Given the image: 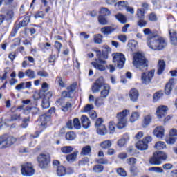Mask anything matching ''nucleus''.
<instances>
[{
  "instance_id": "46",
  "label": "nucleus",
  "mask_w": 177,
  "mask_h": 177,
  "mask_svg": "<svg viewBox=\"0 0 177 177\" xmlns=\"http://www.w3.org/2000/svg\"><path fill=\"white\" fill-rule=\"evenodd\" d=\"M73 124L75 129H81V123L80 122V119H78V118L73 119Z\"/></svg>"
},
{
  "instance_id": "64",
  "label": "nucleus",
  "mask_w": 177,
  "mask_h": 177,
  "mask_svg": "<svg viewBox=\"0 0 177 177\" xmlns=\"http://www.w3.org/2000/svg\"><path fill=\"white\" fill-rule=\"evenodd\" d=\"M62 43L59 42V41H55V47L56 48V49L58 51V53H59L60 50L62 49Z\"/></svg>"
},
{
  "instance_id": "52",
  "label": "nucleus",
  "mask_w": 177,
  "mask_h": 177,
  "mask_svg": "<svg viewBox=\"0 0 177 177\" xmlns=\"http://www.w3.org/2000/svg\"><path fill=\"white\" fill-rule=\"evenodd\" d=\"M162 95L163 94L161 92L156 93L153 95V102H158V100H160V99H161V97H162Z\"/></svg>"
},
{
  "instance_id": "34",
  "label": "nucleus",
  "mask_w": 177,
  "mask_h": 177,
  "mask_svg": "<svg viewBox=\"0 0 177 177\" xmlns=\"http://www.w3.org/2000/svg\"><path fill=\"white\" fill-rule=\"evenodd\" d=\"M140 117V113L139 112H133L130 116V122H135L139 120Z\"/></svg>"
},
{
  "instance_id": "11",
  "label": "nucleus",
  "mask_w": 177,
  "mask_h": 177,
  "mask_svg": "<svg viewBox=\"0 0 177 177\" xmlns=\"http://www.w3.org/2000/svg\"><path fill=\"white\" fill-rule=\"evenodd\" d=\"M153 77H154V71H150L147 73H142L141 74V81L142 84L145 85H148L151 82V80H153Z\"/></svg>"
},
{
  "instance_id": "18",
  "label": "nucleus",
  "mask_w": 177,
  "mask_h": 177,
  "mask_svg": "<svg viewBox=\"0 0 177 177\" xmlns=\"http://www.w3.org/2000/svg\"><path fill=\"white\" fill-rule=\"evenodd\" d=\"M166 64L165 61L164 59H159L158 62V65H157V75H161L164 73V71L165 70L166 67Z\"/></svg>"
},
{
  "instance_id": "9",
  "label": "nucleus",
  "mask_w": 177,
  "mask_h": 177,
  "mask_svg": "<svg viewBox=\"0 0 177 177\" xmlns=\"http://www.w3.org/2000/svg\"><path fill=\"white\" fill-rule=\"evenodd\" d=\"M95 127L97 128V133L98 135L104 136L107 133V129L106 126L103 124V119L98 118L95 121Z\"/></svg>"
},
{
  "instance_id": "60",
  "label": "nucleus",
  "mask_w": 177,
  "mask_h": 177,
  "mask_svg": "<svg viewBox=\"0 0 177 177\" xmlns=\"http://www.w3.org/2000/svg\"><path fill=\"white\" fill-rule=\"evenodd\" d=\"M149 20L150 21H157V15L154 12H151L149 15Z\"/></svg>"
},
{
  "instance_id": "27",
  "label": "nucleus",
  "mask_w": 177,
  "mask_h": 177,
  "mask_svg": "<svg viewBox=\"0 0 177 177\" xmlns=\"http://www.w3.org/2000/svg\"><path fill=\"white\" fill-rule=\"evenodd\" d=\"M115 18L118 21L119 23H121V24H125L128 22L127 16L120 12L115 15Z\"/></svg>"
},
{
  "instance_id": "1",
  "label": "nucleus",
  "mask_w": 177,
  "mask_h": 177,
  "mask_svg": "<svg viewBox=\"0 0 177 177\" xmlns=\"http://www.w3.org/2000/svg\"><path fill=\"white\" fill-rule=\"evenodd\" d=\"M145 35H147V44L153 50H162L167 46V40L164 37L154 33L147 28L143 30Z\"/></svg>"
},
{
  "instance_id": "62",
  "label": "nucleus",
  "mask_w": 177,
  "mask_h": 177,
  "mask_svg": "<svg viewBox=\"0 0 177 177\" xmlns=\"http://www.w3.org/2000/svg\"><path fill=\"white\" fill-rule=\"evenodd\" d=\"M37 75H39V77H49V74H48V73L45 71H38L37 72Z\"/></svg>"
},
{
  "instance_id": "45",
  "label": "nucleus",
  "mask_w": 177,
  "mask_h": 177,
  "mask_svg": "<svg viewBox=\"0 0 177 177\" xmlns=\"http://www.w3.org/2000/svg\"><path fill=\"white\" fill-rule=\"evenodd\" d=\"M95 44H102L103 42V35L97 34L93 36Z\"/></svg>"
},
{
  "instance_id": "2",
  "label": "nucleus",
  "mask_w": 177,
  "mask_h": 177,
  "mask_svg": "<svg viewBox=\"0 0 177 177\" xmlns=\"http://www.w3.org/2000/svg\"><path fill=\"white\" fill-rule=\"evenodd\" d=\"M149 61L145 57V54L142 53H136L133 55V66L136 67V68H138L141 71H145L146 70V67H147V64Z\"/></svg>"
},
{
  "instance_id": "29",
  "label": "nucleus",
  "mask_w": 177,
  "mask_h": 177,
  "mask_svg": "<svg viewBox=\"0 0 177 177\" xmlns=\"http://www.w3.org/2000/svg\"><path fill=\"white\" fill-rule=\"evenodd\" d=\"M35 96H39V97H42V96H44V99H48V100H49L50 99V97H52L53 93L51 91H49V92L46 93V94L44 92H40L39 93H36V94H35L34 97H35V100H37V99H38V98H35Z\"/></svg>"
},
{
  "instance_id": "57",
  "label": "nucleus",
  "mask_w": 177,
  "mask_h": 177,
  "mask_svg": "<svg viewBox=\"0 0 177 177\" xmlns=\"http://www.w3.org/2000/svg\"><path fill=\"white\" fill-rule=\"evenodd\" d=\"M94 109L93 105V104H86L84 106V113H88V112H91L92 111V109Z\"/></svg>"
},
{
  "instance_id": "53",
  "label": "nucleus",
  "mask_w": 177,
  "mask_h": 177,
  "mask_svg": "<svg viewBox=\"0 0 177 177\" xmlns=\"http://www.w3.org/2000/svg\"><path fill=\"white\" fill-rule=\"evenodd\" d=\"M30 121V118H25L22 120V124H21V128H27L28 127V122Z\"/></svg>"
},
{
  "instance_id": "31",
  "label": "nucleus",
  "mask_w": 177,
  "mask_h": 177,
  "mask_svg": "<svg viewBox=\"0 0 177 177\" xmlns=\"http://www.w3.org/2000/svg\"><path fill=\"white\" fill-rule=\"evenodd\" d=\"M129 3L128 1H118L117 3L115 4L116 8H118L119 10H124L128 6Z\"/></svg>"
},
{
  "instance_id": "6",
  "label": "nucleus",
  "mask_w": 177,
  "mask_h": 177,
  "mask_svg": "<svg viewBox=\"0 0 177 177\" xmlns=\"http://www.w3.org/2000/svg\"><path fill=\"white\" fill-rule=\"evenodd\" d=\"M37 161L39 162V167L41 169H45V168H48V165L50 162V157L46 154L41 153L37 157Z\"/></svg>"
},
{
  "instance_id": "40",
  "label": "nucleus",
  "mask_w": 177,
  "mask_h": 177,
  "mask_svg": "<svg viewBox=\"0 0 177 177\" xmlns=\"http://www.w3.org/2000/svg\"><path fill=\"white\" fill-rule=\"evenodd\" d=\"M165 147H167V145L165 142L162 141H158L154 145V148L157 149V150H162V149H165Z\"/></svg>"
},
{
  "instance_id": "26",
  "label": "nucleus",
  "mask_w": 177,
  "mask_h": 177,
  "mask_svg": "<svg viewBox=\"0 0 177 177\" xmlns=\"http://www.w3.org/2000/svg\"><path fill=\"white\" fill-rule=\"evenodd\" d=\"M110 93V85L105 84L103 86V89L100 92L101 97L104 99H106Z\"/></svg>"
},
{
  "instance_id": "63",
  "label": "nucleus",
  "mask_w": 177,
  "mask_h": 177,
  "mask_svg": "<svg viewBox=\"0 0 177 177\" xmlns=\"http://www.w3.org/2000/svg\"><path fill=\"white\" fill-rule=\"evenodd\" d=\"M11 121H20V114H14L11 116Z\"/></svg>"
},
{
  "instance_id": "50",
  "label": "nucleus",
  "mask_w": 177,
  "mask_h": 177,
  "mask_svg": "<svg viewBox=\"0 0 177 177\" xmlns=\"http://www.w3.org/2000/svg\"><path fill=\"white\" fill-rule=\"evenodd\" d=\"M137 24L138 26H139V27H141V28L146 27V26H147V21L145 20V18H142L138 20V21L137 22Z\"/></svg>"
},
{
  "instance_id": "42",
  "label": "nucleus",
  "mask_w": 177,
  "mask_h": 177,
  "mask_svg": "<svg viewBox=\"0 0 177 177\" xmlns=\"http://www.w3.org/2000/svg\"><path fill=\"white\" fill-rule=\"evenodd\" d=\"M25 75L26 77H28V78H30V80H34L35 78V72L31 69H28L25 71Z\"/></svg>"
},
{
  "instance_id": "48",
  "label": "nucleus",
  "mask_w": 177,
  "mask_h": 177,
  "mask_svg": "<svg viewBox=\"0 0 177 177\" xmlns=\"http://www.w3.org/2000/svg\"><path fill=\"white\" fill-rule=\"evenodd\" d=\"M149 171L151 172H156V174H162V172H164L162 168L157 167H151L149 169Z\"/></svg>"
},
{
  "instance_id": "47",
  "label": "nucleus",
  "mask_w": 177,
  "mask_h": 177,
  "mask_svg": "<svg viewBox=\"0 0 177 177\" xmlns=\"http://www.w3.org/2000/svg\"><path fill=\"white\" fill-rule=\"evenodd\" d=\"M50 106V103L49 102V100L43 98L41 102L42 109H49Z\"/></svg>"
},
{
  "instance_id": "30",
  "label": "nucleus",
  "mask_w": 177,
  "mask_h": 177,
  "mask_svg": "<svg viewBox=\"0 0 177 177\" xmlns=\"http://www.w3.org/2000/svg\"><path fill=\"white\" fill-rule=\"evenodd\" d=\"M129 140V137H128V135H124L123 138H120L119 140H118V146L119 147H124Z\"/></svg>"
},
{
  "instance_id": "4",
  "label": "nucleus",
  "mask_w": 177,
  "mask_h": 177,
  "mask_svg": "<svg viewBox=\"0 0 177 177\" xmlns=\"http://www.w3.org/2000/svg\"><path fill=\"white\" fill-rule=\"evenodd\" d=\"M17 142V138L13 136L3 135L0 136V149H8Z\"/></svg>"
},
{
  "instance_id": "38",
  "label": "nucleus",
  "mask_w": 177,
  "mask_h": 177,
  "mask_svg": "<svg viewBox=\"0 0 177 177\" xmlns=\"http://www.w3.org/2000/svg\"><path fill=\"white\" fill-rule=\"evenodd\" d=\"M100 13V16H110L111 12L109 10V8H105V7H102L100 9L99 11Z\"/></svg>"
},
{
  "instance_id": "15",
  "label": "nucleus",
  "mask_w": 177,
  "mask_h": 177,
  "mask_svg": "<svg viewBox=\"0 0 177 177\" xmlns=\"http://www.w3.org/2000/svg\"><path fill=\"white\" fill-rule=\"evenodd\" d=\"M174 86H175V78H171L165 87V93L167 95H170Z\"/></svg>"
},
{
  "instance_id": "54",
  "label": "nucleus",
  "mask_w": 177,
  "mask_h": 177,
  "mask_svg": "<svg viewBox=\"0 0 177 177\" xmlns=\"http://www.w3.org/2000/svg\"><path fill=\"white\" fill-rule=\"evenodd\" d=\"M72 106L73 104H71V103L66 102V104L62 106V110L64 112L68 111V110H70V109H71Z\"/></svg>"
},
{
  "instance_id": "39",
  "label": "nucleus",
  "mask_w": 177,
  "mask_h": 177,
  "mask_svg": "<svg viewBox=\"0 0 177 177\" xmlns=\"http://www.w3.org/2000/svg\"><path fill=\"white\" fill-rule=\"evenodd\" d=\"M57 174L58 176H64L66 175V167L59 166L57 168Z\"/></svg>"
},
{
  "instance_id": "35",
  "label": "nucleus",
  "mask_w": 177,
  "mask_h": 177,
  "mask_svg": "<svg viewBox=\"0 0 177 177\" xmlns=\"http://www.w3.org/2000/svg\"><path fill=\"white\" fill-rule=\"evenodd\" d=\"M111 141L110 140H106L102 142L100 144V146L102 149H110V147H111Z\"/></svg>"
},
{
  "instance_id": "36",
  "label": "nucleus",
  "mask_w": 177,
  "mask_h": 177,
  "mask_svg": "<svg viewBox=\"0 0 177 177\" xmlns=\"http://www.w3.org/2000/svg\"><path fill=\"white\" fill-rule=\"evenodd\" d=\"M50 117L46 115H43L40 117V121L41 122V125L42 127H46V124H48V121H50Z\"/></svg>"
},
{
  "instance_id": "8",
  "label": "nucleus",
  "mask_w": 177,
  "mask_h": 177,
  "mask_svg": "<svg viewBox=\"0 0 177 177\" xmlns=\"http://www.w3.org/2000/svg\"><path fill=\"white\" fill-rule=\"evenodd\" d=\"M21 174L24 176H32L35 174V170L31 163H26L22 165Z\"/></svg>"
},
{
  "instance_id": "24",
  "label": "nucleus",
  "mask_w": 177,
  "mask_h": 177,
  "mask_svg": "<svg viewBox=\"0 0 177 177\" xmlns=\"http://www.w3.org/2000/svg\"><path fill=\"white\" fill-rule=\"evenodd\" d=\"M80 120L82 127L84 128V129H88V128L91 127V121L89 120V118H88V116L83 115H82Z\"/></svg>"
},
{
  "instance_id": "21",
  "label": "nucleus",
  "mask_w": 177,
  "mask_h": 177,
  "mask_svg": "<svg viewBox=\"0 0 177 177\" xmlns=\"http://www.w3.org/2000/svg\"><path fill=\"white\" fill-rule=\"evenodd\" d=\"M32 84L31 82H21L15 86L16 91H21L23 89H30L31 88Z\"/></svg>"
},
{
  "instance_id": "10",
  "label": "nucleus",
  "mask_w": 177,
  "mask_h": 177,
  "mask_svg": "<svg viewBox=\"0 0 177 177\" xmlns=\"http://www.w3.org/2000/svg\"><path fill=\"white\" fill-rule=\"evenodd\" d=\"M104 79L103 78V77H99L91 87L93 93H97L100 92L102 86H104Z\"/></svg>"
},
{
  "instance_id": "61",
  "label": "nucleus",
  "mask_w": 177,
  "mask_h": 177,
  "mask_svg": "<svg viewBox=\"0 0 177 177\" xmlns=\"http://www.w3.org/2000/svg\"><path fill=\"white\" fill-rule=\"evenodd\" d=\"M136 158H130L129 159H127V164H129V165H131V166H133L135 165V164H136Z\"/></svg>"
},
{
  "instance_id": "58",
  "label": "nucleus",
  "mask_w": 177,
  "mask_h": 177,
  "mask_svg": "<svg viewBox=\"0 0 177 177\" xmlns=\"http://www.w3.org/2000/svg\"><path fill=\"white\" fill-rule=\"evenodd\" d=\"M137 16L139 19H145V11L139 9L137 10Z\"/></svg>"
},
{
  "instance_id": "51",
  "label": "nucleus",
  "mask_w": 177,
  "mask_h": 177,
  "mask_svg": "<svg viewBox=\"0 0 177 177\" xmlns=\"http://www.w3.org/2000/svg\"><path fill=\"white\" fill-rule=\"evenodd\" d=\"M28 23H30V17L27 16L20 23V26H21V27H26V26H27V24H28Z\"/></svg>"
},
{
  "instance_id": "59",
  "label": "nucleus",
  "mask_w": 177,
  "mask_h": 177,
  "mask_svg": "<svg viewBox=\"0 0 177 177\" xmlns=\"http://www.w3.org/2000/svg\"><path fill=\"white\" fill-rule=\"evenodd\" d=\"M35 19H44L45 17V12L43 11L37 12L35 15Z\"/></svg>"
},
{
  "instance_id": "56",
  "label": "nucleus",
  "mask_w": 177,
  "mask_h": 177,
  "mask_svg": "<svg viewBox=\"0 0 177 177\" xmlns=\"http://www.w3.org/2000/svg\"><path fill=\"white\" fill-rule=\"evenodd\" d=\"M93 171L97 172V174H99L100 172H103V166H102L100 165H97L94 166Z\"/></svg>"
},
{
  "instance_id": "44",
  "label": "nucleus",
  "mask_w": 177,
  "mask_h": 177,
  "mask_svg": "<svg viewBox=\"0 0 177 177\" xmlns=\"http://www.w3.org/2000/svg\"><path fill=\"white\" fill-rule=\"evenodd\" d=\"M75 138H77V136L75 135V133H74L73 131L67 132L66 134V140H74Z\"/></svg>"
},
{
  "instance_id": "41",
  "label": "nucleus",
  "mask_w": 177,
  "mask_h": 177,
  "mask_svg": "<svg viewBox=\"0 0 177 177\" xmlns=\"http://www.w3.org/2000/svg\"><path fill=\"white\" fill-rule=\"evenodd\" d=\"M102 104H104V98L103 97H97L95 99V105L97 107H100Z\"/></svg>"
},
{
  "instance_id": "49",
  "label": "nucleus",
  "mask_w": 177,
  "mask_h": 177,
  "mask_svg": "<svg viewBox=\"0 0 177 177\" xmlns=\"http://www.w3.org/2000/svg\"><path fill=\"white\" fill-rule=\"evenodd\" d=\"M116 172L117 174H118V175H120V176H122V177L127 176V171L123 168L120 167L117 169Z\"/></svg>"
},
{
  "instance_id": "25",
  "label": "nucleus",
  "mask_w": 177,
  "mask_h": 177,
  "mask_svg": "<svg viewBox=\"0 0 177 177\" xmlns=\"http://www.w3.org/2000/svg\"><path fill=\"white\" fill-rule=\"evenodd\" d=\"M136 147L138 150L145 151L149 149V145H147L143 140H139L136 143Z\"/></svg>"
},
{
  "instance_id": "33",
  "label": "nucleus",
  "mask_w": 177,
  "mask_h": 177,
  "mask_svg": "<svg viewBox=\"0 0 177 177\" xmlns=\"http://www.w3.org/2000/svg\"><path fill=\"white\" fill-rule=\"evenodd\" d=\"M60 150L63 154H70V153L74 151V148L71 146H64L61 147Z\"/></svg>"
},
{
  "instance_id": "13",
  "label": "nucleus",
  "mask_w": 177,
  "mask_h": 177,
  "mask_svg": "<svg viewBox=\"0 0 177 177\" xmlns=\"http://www.w3.org/2000/svg\"><path fill=\"white\" fill-rule=\"evenodd\" d=\"M167 111H168V106L165 105H161L158 106L156 109V115L158 118L159 120H161V118H164Z\"/></svg>"
},
{
  "instance_id": "28",
  "label": "nucleus",
  "mask_w": 177,
  "mask_h": 177,
  "mask_svg": "<svg viewBox=\"0 0 177 177\" xmlns=\"http://www.w3.org/2000/svg\"><path fill=\"white\" fill-rule=\"evenodd\" d=\"M115 29L113 26H104L101 28L100 31L104 35H110V34L114 32Z\"/></svg>"
},
{
  "instance_id": "55",
  "label": "nucleus",
  "mask_w": 177,
  "mask_h": 177,
  "mask_svg": "<svg viewBox=\"0 0 177 177\" xmlns=\"http://www.w3.org/2000/svg\"><path fill=\"white\" fill-rule=\"evenodd\" d=\"M109 129L111 132H114V131H115V122L114 121L111 120L109 122Z\"/></svg>"
},
{
  "instance_id": "20",
  "label": "nucleus",
  "mask_w": 177,
  "mask_h": 177,
  "mask_svg": "<svg viewBox=\"0 0 177 177\" xmlns=\"http://www.w3.org/2000/svg\"><path fill=\"white\" fill-rule=\"evenodd\" d=\"M151 121H153V116L151 114H147L145 115L143 117V120H142V127L143 128H147L149 125L151 123Z\"/></svg>"
},
{
  "instance_id": "37",
  "label": "nucleus",
  "mask_w": 177,
  "mask_h": 177,
  "mask_svg": "<svg viewBox=\"0 0 177 177\" xmlns=\"http://www.w3.org/2000/svg\"><path fill=\"white\" fill-rule=\"evenodd\" d=\"M127 46L132 52H133V50L136 49V46H138V42L135 40H130L128 42Z\"/></svg>"
},
{
  "instance_id": "17",
  "label": "nucleus",
  "mask_w": 177,
  "mask_h": 177,
  "mask_svg": "<svg viewBox=\"0 0 177 177\" xmlns=\"http://www.w3.org/2000/svg\"><path fill=\"white\" fill-rule=\"evenodd\" d=\"M165 132V130L164 129V127L159 126L155 128L153 131V135L156 136V138H158L159 139H162L164 138V133Z\"/></svg>"
},
{
  "instance_id": "7",
  "label": "nucleus",
  "mask_w": 177,
  "mask_h": 177,
  "mask_svg": "<svg viewBox=\"0 0 177 177\" xmlns=\"http://www.w3.org/2000/svg\"><path fill=\"white\" fill-rule=\"evenodd\" d=\"M125 55L121 53H116L113 55V62L118 67V68H122L124 64H125Z\"/></svg>"
},
{
  "instance_id": "22",
  "label": "nucleus",
  "mask_w": 177,
  "mask_h": 177,
  "mask_svg": "<svg viewBox=\"0 0 177 177\" xmlns=\"http://www.w3.org/2000/svg\"><path fill=\"white\" fill-rule=\"evenodd\" d=\"M68 91H63L62 95L65 96V97H72L71 94L74 93V91H75V85L71 84L67 87Z\"/></svg>"
},
{
  "instance_id": "16",
  "label": "nucleus",
  "mask_w": 177,
  "mask_h": 177,
  "mask_svg": "<svg viewBox=\"0 0 177 177\" xmlns=\"http://www.w3.org/2000/svg\"><path fill=\"white\" fill-rule=\"evenodd\" d=\"M129 96L131 102H138V99H139V91H138L136 88H131L129 91Z\"/></svg>"
},
{
  "instance_id": "19",
  "label": "nucleus",
  "mask_w": 177,
  "mask_h": 177,
  "mask_svg": "<svg viewBox=\"0 0 177 177\" xmlns=\"http://www.w3.org/2000/svg\"><path fill=\"white\" fill-rule=\"evenodd\" d=\"M170 42L171 45L176 46L177 45V32L174 29L169 30Z\"/></svg>"
},
{
  "instance_id": "32",
  "label": "nucleus",
  "mask_w": 177,
  "mask_h": 177,
  "mask_svg": "<svg viewBox=\"0 0 177 177\" xmlns=\"http://www.w3.org/2000/svg\"><path fill=\"white\" fill-rule=\"evenodd\" d=\"M92 151V148H91V146L86 145L84 147L80 152V155L82 156H89L90 153Z\"/></svg>"
},
{
  "instance_id": "3",
  "label": "nucleus",
  "mask_w": 177,
  "mask_h": 177,
  "mask_svg": "<svg viewBox=\"0 0 177 177\" xmlns=\"http://www.w3.org/2000/svg\"><path fill=\"white\" fill-rule=\"evenodd\" d=\"M129 114H131L129 109H124L116 114V118L118 120L117 128L118 129H122V128H125L128 125V116Z\"/></svg>"
},
{
  "instance_id": "5",
  "label": "nucleus",
  "mask_w": 177,
  "mask_h": 177,
  "mask_svg": "<svg viewBox=\"0 0 177 177\" xmlns=\"http://www.w3.org/2000/svg\"><path fill=\"white\" fill-rule=\"evenodd\" d=\"M167 155L164 151H158L153 153V156L151 158L149 162L153 165H161V161H165Z\"/></svg>"
},
{
  "instance_id": "23",
  "label": "nucleus",
  "mask_w": 177,
  "mask_h": 177,
  "mask_svg": "<svg viewBox=\"0 0 177 177\" xmlns=\"http://www.w3.org/2000/svg\"><path fill=\"white\" fill-rule=\"evenodd\" d=\"M80 152L78 151H75L72 153H69L66 156V161L68 162H74L77 161V157Z\"/></svg>"
},
{
  "instance_id": "12",
  "label": "nucleus",
  "mask_w": 177,
  "mask_h": 177,
  "mask_svg": "<svg viewBox=\"0 0 177 177\" xmlns=\"http://www.w3.org/2000/svg\"><path fill=\"white\" fill-rule=\"evenodd\" d=\"M91 64L96 68V70H99L100 71H104V70H106V61L102 60L101 58L95 59V62H91Z\"/></svg>"
},
{
  "instance_id": "43",
  "label": "nucleus",
  "mask_w": 177,
  "mask_h": 177,
  "mask_svg": "<svg viewBox=\"0 0 177 177\" xmlns=\"http://www.w3.org/2000/svg\"><path fill=\"white\" fill-rule=\"evenodd\" d=\"M98 22L102 26H106L109 24V21H107V18L103 15L98 16Z\"/></svg>"
},
{
  "instance_id": "14",
  "label": "nucleus",
  "mask_w": 177,
  "mask_h": 177,
  "mask_svg": "<svg viewBox=\"0 0 177 177\" xmlns=\"http://www.w3.org/2000/svg\"><path fill=\"white\" fill-rule=\"evenodd\" d=\"M174 132H176V129H171L169 131V137L166 138L165 140L167 145H174L177 139V134H174Z\"/></svg>"
}]
</instances>
